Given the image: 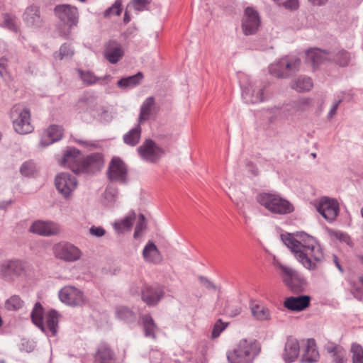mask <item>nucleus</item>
Instances as JSON below:
<instances>
[{"label":"nucleus","instance_id":"1","mask_svg":"<svg viewBox=\"0 0 363 363\" xmlns=\"http://www.w3.org/2000/svg\"><path fill=\"white\" fill-rule=\"evenodd\" d=\"M284 244L294 253L297 260L307 269L315 271L325 260L323 249L319 242L304 232L281 234Z\"/></svg>","mask_w":363,"mask_h":363},{"label":"nucleus","instance_id":"2","mask_svg":"<svg viewBox=\"0 0 363 363\" xmlns=\"http://www.w3.org/2000/svg\"><path fill=\"white\" fill-rule=\"evenodd\" d=\"M260 352L256 340H241L236 347L227 352L229 363H252Z\"/></svg>","mask_w":363,"mask_h":363},{"label":"nucleus","instance_id":"3","mask_svg":"<svg viewBox=\"0 0 363 363\" xmlns=\"http://www.w3.org/2000/svg\"><path fill=\"white\" fill-rule=\"evenodd\" d=\"M257 201L272 213L282 215L294 211L293 205L278 194L261 193L257 196Z\"/></svg>","mask_w":363,"mask_h":363},{"label":"nucleus","instance_id":"4","mask_svg":"<svg viewBox=\"0 0 363 363\" xmlns=\"http://www.w3.org/2000/svg\"><path fill=\"white\" fill-rule=\"evenodd\" d=\"M10 118L16 133L28 134L33 130V126L30 123V109L24 104L14 105L11 109Z\"/></svg>","mask_w":363,"mask_h":363},{"label":"nucleus","instance_id":"5","mask_svg":"<svg viewBox=\"0 0 363 363\" xmlns=\"http://www.w3.org/2000/svg\"><path fill=\"white\" fill-rule=\"evenodd\" d=\"M278 267L281 270L283 282L290 291L299 294L305 290L307 281L302 274L296 269L282 264H278Z\"/></svg>","mask_w":363,"mask_h":363},{"label":"nucleus","instance_id":"6","mask_svg":"<svg viewBox=\"0 0 363 363\" xmlns=\"http://www.w3.org/2000/svg\"><path fill=\"white\" fill-rule=\"evenodd\" d=\"M301 60L288 56L280 58L269 67L270 74L277 78H287L298 70Z\"/></svg>","mask_w":363,"mask_h":363},{"label":"nucleus","instance_id":"7","mask_svg":"<svg viewBox=\"0 0 363 363\" xmlns=\"http://www.w3.org/2000/svg\"><path fill=\"white\" fill-rule=\"evenodd\" d=\"M54 256L66 262H74L81 259L82 250L74 244L68 242H61L53 246Z\"/></svg>","mask_w":363,"mask_h":363},{"label":"nucleus","instance_id":"8","mask_svg":"<svg viewBox=\"0 0 363 363\" xmlns=\"http://www.w3.org/2000/svg\"><path fill=\"white\" fill-rule=\"evenodd\" d=\"M24 272L25 264L20 259H7L0 264V277L6 281L12 282Z\"/></svg>","mask_w":363,"mask_h":363},{"label":"nucleus","instance_id":"9","mask_svg":"<svg viewBox=\"0 0 363 363\" xmlns=\"http://www.w3.org/2000/svg\"><path fill=\"white\" fill-rule=\"evenodd\" d=\"M140 157L152 163L157 162L164 154V150L151 139L145 140L137 149Z\"/></svg>","mask_w":363,"mask_h":363},{"label":"nucleus","instance_id":"10","mask_svg":"<svg viewBox=\"0 0 363 363\" xmlns=\"http://www.w3.org/2000/svg\"><path fill=\"white\" fill-rule=\"evenodd\" d=\"M128 169L119 157H113L107 169V177L111 182L124 184L127 181Z\"/></svg>","mask_w":363,"mask_h":363},{"label":"nucleus","instance_id":"11","mask_svg":"<svg viewBox=\"0 0 363 363\" xmlns=\"http://www.w3.org/2000/svg\"><path fill=\"white\" fill-rule=\"evenodd\" d=\"M55 13L58 18L67 24L69 28L77 26L79 22V11L76 6L62 4L55 6Z\"/></svg>","mask_w":363,"mask_h":363},{"label":"nucleus","instance_id":"12","mask_svg":"<svg viewBox=\"0 0 363 363\" xmlns=\"http://www.w3.org/2000/svg\"><path fill=\"white\" fill-rule=\"evenodd\" d=\"M83 157L79 150L76 147H69L65 151L61 164L70 169L74 173L79 174Z\"/></svg>","mask_w":363,"mask_h":363},{"label":"nucleus","instance_id":"13","mask_svg":"<svg viewBox=\"0 0 363 363\" xmlns=\"http://www.w3.org/2000/svg\"><path fill=\"white\" fill-rule=\"evenodd\" d=\"M104 166V157L101 152L91 153L83 157L80 174H95L101 170Z\"/></svg>","mask_w":363,"mask_h":363},{"label":"nucleus","instance_id":"14","mask_svg":"<svg viewBox=\"0 0 363 363\" xmlns=\"http://www.w3.org/2000/svg\"><path fill=\"white\" fill-rule=\"evenodd\" d=\"M60 301L69 306H81L84 303V293L72 286H66L59 291Z\"/></svg>","mask_w":363,"mask_h":363},{"label":"nucleus","instance_id":"15","mask_svg":"<svg viewBox=\"0 0 363 363\" xmlns=\"http://www.w3.org/2000/svg\"><path fill=\"white\" fill-rule=\"evenodd\" d=\"M316 208L322 216L329 222L336 218L340 211L337 201L328 197L321 198Z\"/></svg>","mask_w":363,"mask_h":363},{"label":"nucleus","instance_id":"16","mask_svg":"<svg viewBox=\"0 0 363 363\" xmlns=\"http://www.w3.org/2000/svg\"><path fill=\"white\" fill-rule=\"evenodd\" d=\"M260 23L259 16L256 10L252 7H247L245 10V16L242 22V29L245 35L256 33Z\"/></svg>","mask_w":363,"mask_h":363},{"label":"nucleus","instance_id":"17","mask_svg":"<svg viewBox=\"0 0 363 363\" xmlns=\"http://www.w3.org/2000/svg\"><path fill=\"white\" fill-rule=\"evenodd\" d=\"M55 184L57 189L65 197H67L76 189L77 181L74 176L69 173L62 172L57 175Z\"/></svg>","mask_w":363,"mask_h":363},{"label":"nucleus","instance_id":"18","mask_svg":"<svg viewBox=\"0 0 363 363\" xmlns=\"http://www.w3.org/2000/svg\"><path fill=\"white\" fill-rule=\"evenodd\" d=\"M29 231L42 236H52L59 233L60 228L54 222L38 220L32 223Z\"/></svg>","mask_w":363,"mask_h":363},{"label":"nucleus","instance_id":"19","mask_svg":"<svg viewBox=\"0 0 363 363\" xmlns=\"http://www.w3.org/2000/svg\"><path fill=\"white\" fill-rule=\"evenodd\" d=\"M300 352V344L298 340L293 337L289 336L285 342L282 358L286 363L294 362L298 357Z\"/></svg>","mask_w":363,"mask_h":363},{"label":"nucleus","instance_id":"20","mask_svg":"<svg viewBox=\"0 0 363 363\" xmlns=\"http://www.w3.org/2000/svg\"><path fill=\"white\" fill-rule=\"evenodd\" d=\"M164 290L160 286H145L142 289V300L149 306H155L164 296Z\"/></svg>","mask_w":363,"mask_h":363},{"label":"nucleus","instance_id":"21","mask_svg":"<svg viewBox=\"0 0 363 363\" xmlns=\"http://www.w3.org/2000/svg\"><path fill=\"white\" fill-rule=\"evenodd\" d=\"M62 135L63 129L61 126L57 125H51L42 133L40 145L43 147H45L61 140Z\"/></svg>","mask_w":363,"mask_h":363},{"label":"nucleus","instance_id":"22","mask_svg":"<svg viewBox=\"0 0 363 363\" xmlns=\"http://www.w3.org/2000/svg\"><path fill=\"white\" fill-rule=\"evenodd\" d=\"M123 55L124 51L118 41L110 40L105 45L104 56L110 63L116 64Z\"/></svg>","mask_w":363,"mask_h":363},{"label":"nucleus","instance_id":"23","mask_svg":"<svg viewBox=\"0 0 363 363\" xmlns=\"http://www.w3.org/2000/svg\"><path fill=\"white\" fill-rule=\"evenodd\" d=\"M23 19L28 26L32 28H40L43 23L40 16V8L34 5L26 9L23 14Z\"/></svg>","mask_w":363,"mask_h":363},{"label":"nucleus","instance_id":"24","mask_svg":"<svg viewBox=\"0 0 363 363\" xmlns=\"http://www.w3.org/2000/svg\"><path fill=\"white\" fill-rule=\"evenodd\" d=\"M311 297L308 295L290 296L285 299L284 306L292 311H301L310 305Z\"/></svg>","mask_w":363,"mask_h":363},{"label":"nucleus","instance_id":"25","mask_svg":"<svg viewBox=\"0 0 363 363\" xmlns=\"http://www.w3.org/2000/svg\"><path fill=\"white\" fill-rule=\"evenodd\" d=\"M331 59L330 52L318 48L309 50L306 54V62L313 68L317 67L324 61L330 60Z\"/></svg>","mask_w":363,"mask_h":363},{"label":"nucleus","instance_id":"26","mask_svg":"<svg viewBox=\"0 0 363 363\" xmlns=\"http://www.w3.org/2000/svg\"><path fill=\"white\" fill-rule=\"evenodd\" d=\"M158 111L152 96L148 97L142 104L138 117V123H142L155 116Z\"/></svg>","mask_w":363,"mask_h":363},{"label":"nucleus","instance_id":"27","mask_svg":"<svg viewBox=\"0 0 363 363\" xmlns=\"http://www.w3.org/2000/svg\"><path fill=\"white\" fill-rule=\"evenodd\" d=\"M94 363H115V354L106 342L99 345Z\"/></svg>","mask_w":363,"mask_h":363},{"label":"nucleus","instance_id":"28","mask_svg":"<svg viewBox=\"0 0 363 363\" xmlns=\"http://www.w3.org/2000/svg\"><path fill=\"white\" fill-rule=\"evenodd\" d=\"M318 359L319 352L317 350L315 342L313 339H308L301 362L302 363H315Z\"/></svg>","mask_w":363,"mask_h":363},{"label":"nucleus","instance_id":"29","mask_svg":"<svg viewBox=\"0 0 363 363\" xmlns=\"http://www.w3.org/2000/svg\"><path fill=\"white\" fill-rule=\"evenodd\" d=\"M60 314L54 309H52L46 314L45 333L48 335L55 336L57 333Z\"/></svg>","mask_w":363,"mask_h":363},{"label":"nucleus","instance_id":"30","mask_svg":"<svg viewBox=\"0 0 363 363\" xmlns=\"http://www.w3.org/2000/svg\"><path fill=\"white\" fill-rule=\"evenodd\" d=\"M144 259L147 262L158 264L162 260V257L157 246L151 242H149L143 250Z\"/></svg>","mask_w":363,"mask_h":363},{"label":"nucleus","instance_id":"31","mask_svg":"<svg viewBox=\"0 0 363 363\" xmlns=\"http://www.w3.org/2000/svg\"><path fill=\"white\" fill-rule=\"evenodd\" d=\"M44 309L40 303L37 302L31 312L30 317L33 323L43 332H45V326L43 321Z\"/></svg>","mask_w":363,"mask_h":363},{"label":"nucleus","instance_id":"32","mask_svg":"<svg viewBox=\"0 0 363 363\" xmlns=\"http://www.w3.org/2000/svg\"><path fill=\"white\" fill-rule=\"evenodd\" d=\"M141 137V127L140 123L130 130L127 133L123 135V142L132 147L135 146L140 142Z\"/></svg>","mask_w":363,"mask_h":363},{"label":"nucleus","instance_id":"33","mask_svg":"<svg viewBox=\"0 0 363 363\" xmlns=\"http://www.w3.org/2000/svg\"><path fill=\"white\" fill-rule=\"evenodd\" d=\"M143 74L139 72L136 74L121 78L118 81V86L121 89H131L140 84Z\"/></svg>","mask_w":363,"mask_h":363},{"label":"nucleus","instance_id":"34","mask_svg":"<svg viewBox=\"0 0 363 363\" xmlns=\"http://www.w3.org/2000/svg\"><path fill=\"white\" fill-rule=\"evenodd\" d=\"M136 218L135 213L133 211L128 213L123 219L114 223V228L118 233H123L125 230H130L133 222Z\"/></svg>","mask_w":363,"mask_h":363},{"label":"nucleus","instance_id":"35","mask_svg":"<svg viewBox=\"0 0 363 363\" xmlns=\"http://www.w3.org/2000/svg\"><path fill=\"white\" fill-rule=\"evenodd\" d=\"M142 324L145 332V335L147 337L155 339V330L157 325L155 323L152 318L149 314L143 315L141 317Z\"/></svg>","mask_w":363,"mask_h":363},{"label":"nucleus","instance_id":"36","mask_svg":"<svg viewBox=\"0 0 363 363\" xmlns=\"http://www.w3.org/2000/svg\"><path fill=\"white\" fill-rule=\"evenodd\" d=\"M251 312L252 315L258 320H267L270 318L269 310L262 305L252 303Z\"/></svg>","mask_w":363,"mask_h":363},{"label":"nucleus","instance_id":"37","mask_svg":"<svg viewBox=\"0 0 363 363\" xmlns=\"http://www.w3.org/2000/svg\"><path fill=\"white\" fill-rule=\"evenodd\" d=\"M313 83L311 77L306 76L298 77L291 84V88L298 91H311Z\"/></svg>","mask_w":363,"mask_h":363},{"label":"nucleus","instance_id":"38","mask_svg":"<svg viewBox=\"0 0 363 363\" xmlns=\"http://www.w3.org/2000/svg\"><path fill=\"white\" fill-rule=\"evenodd\" d=\"M77 72L80 79L86 85H91L94 84H102L105 79L97 77L90 71H83L80 69H77Z\"/></svg>","mask_w":363,"mask_h":363},{"label":"nucleus","instance_id":"39","mask_svg":"<svg viewBox=\"0 0 363 363\" xmlns=\"http://www.w3.org/2000/svg\"><path fill=\"white\" fill-rule=\"evenodd\" d=\"M3 22L1 26L14 33H18V27L16 23V16L11 13H4L2 14Z\"/></svg>","mask_w":363,"mask_h":363},{"label":"nucleus","instance_id":"40","mask_svg":"<svg viewBox=\"0 0 363 363\" xmlns=\"http://www.w3.org/2000/svg\"><path fill=\"white\" fill-rule=\"evenodd\" d=\"M242 99L246 104H258L266 99L264 92H242Z\"/></svg>","mask_w":363,"mask_h":363},{"label":"nucleus","instance_id":"41","mask_svg":"<svg viewBox=\"0 0 363 363\" xmlns=\"http://www.w3.org/2000/svg\"><path fill=\"white\" fill-rule=\"evenodd\" d=\"M116 316L118 318L124 320L125 322L132 323L136 319L135 314L128 307L119 306L116 311Z\"/></svg>","mask_w":363,"mask_h":363},{"label":"nucleus","instance_id":"42","mask_svg":"<svg viewBox=\"0 0 363 363\" xmlns=\"http://www.w3.org/2000/svg\"><path fill=\"white\" fill-rule=\"evenodd\" d=\"M23 301L18 295H13L5 302V307L9 311H18L23 306Z\"/></svg>","mask_w":363,"mask_h":363},{"label":"nucleus","instance_id":"43","mask_svg":"<svg viewBox=\"0 0 363 363\" xmlns=\"http://www.w3.org/2000/svg\"><path fill=\"white\" fill-rule=\"evenodd\" d=\"M330 56L332 57L330 60L335 61L342 67L347 66L350 59L349 52L345 50L340 51L335 55L330 52Z\"/></svg>","mask_w":363,"mask_h":363},{"label":"nucleus","instance_id":"44","mask_svg":"<svg viewBox=\"0 0 363 363\" xmlns=\"http://www.w3.org/2000/svg\"><path fill=\"white\" fill-rule=\"evenodd\" d=\"M352 363H363V347L358 343H352L350 348Z\"/></svg>","mask_w":363,"mask_h":363},{"label":"nucleus","instance_id":"45","mask_svg":"<svg viewBox=\"0 0 363 363\" xmlns=\"http://www.w3.org/2000/svg\"><path fill=\"white\" fill-rule=\"evenodd\" d=\"M122 12V0H116L114 4L106 9L104 12V18H109L111 16H120Z\"/></svg>","mask_w":363,"mask_h":363},{"label":"nucleus","instance_id":"46","mask_svg":"<svg viewBox=\"0 0 363 363\" xmlns=\"http://www.w3.org/2000/svg\"><path fill=\"white\" fill-rule=\"evenodd\" d=\"M35 170V164L32 161H26L23 162L20 168L21 174L26 177L33 175Z\"/></svg>","mask_w":363,"mask_h":363},{"label":"nucleus","instance_id":"47","mask_svg":"<svg viewBox=\"0 0 363 363\" xmlns=\"http://www.w3.org/2000/svg\"><path fill=\"white\" fill-rule=\"evenodd\" d=\"M152 0H131V4L134 9L138 12L147 11L149 9V5Z\"/></svg>","mask_w":363,"mask_h":363},{"label":"nucleus","instance_id":"48","mask_svg":"<svg viewBox=\"0 0 363 363\" xmlns=\"http://www.w3.org/2000/svg\"><path fill=\"white\" fill-rule=\"evenodd\" d=\"M146 228L145 224V217L143 214L139 215L138 221L136 224L135 232H134V238H138L141 236V234L143 231V230Z\"/></svg>","mask_w":363,"mask_h":363},{"label":"nucleus","instance_id":"49","mask_svg":"<svg viewBox=\"0 0 363 363\" xmlns=\"http://www.w3.org/2000/svg\"><path fill=\"white\" fill-rule=\"evenodd\" d=\"M74 55V50L69 44H62L59 50L60 59L62 60L65 57H72Z\"/></svg>","mask_w":363,"mask_h":363},{"label":"nucleus","instance_id":"50","mask_svg":"<svg viewBox=\"0 0 363 363\" xmlns=\"http://www.w3.org/2000/svg\"><path fill=\"white\" fill-rule=\"evenodd\" d=\"M227 327V324L222 322L220 319H219L213 325L212 333H211V337L213 338L218 337L220 334Z\"/></svg>","mask_w":363,"mask_h":363},{"label":"nucleus","instance_id":"51","mask_svg":"<svg viewBox=\"0 0 363 363\" xmlns=\"http://www.w3.org/2000/svg\"><path fill=\"white\" fill-rule=\"evenodd\" d=\"M331 357L334 363H345L346 360V352L342 348L340 350L334 353Z\"/></svg>","mask_w":363,"mask_h":363},{"label":"nucleus","instance_id":"52","mask_svg":"<svg viewBox=\"0 0 363 363\" xmlns=\"http://www.w3.org/2000/svg\"><path fill=\"white\" fill-rule=\"evenodd\" d=\"M89 233L92 236L100 238L105 235L106 230L101 226H91L89 228Z\"/></svg>","mask_w":363,"mask_h":363},{"label":"nucleus","instance_id":"53","mask_svg":"<svg viewBox=\"0 0 363 363\" xmlns=\"http://www.w3.org/2000/svg\"><path fill=\"white\" fill-rule=\"evenodd\" d=\"M199 279L206 289L213 291L216 290V286L207 278L201 276Z\"/></svg>","mask_w":363,"mask_h":363},{"label":"nucleus","instance_id":"54","mask_svg":"<svg viewBox=\"0 0 363 363\" xmlns=\"http://www.w3.org/2000/svg\"><path fill=\"white\" fill-rule=\"evenodd\" d=\"M341 101L342 100L339 99L333 104L328 115V118L329 119L332 118L335 115L338 106L341 103Z\"/></svg>","mask_w":363,"mask_h":363},{"label":"nucleus","instance_id":"55","mask_svg":"<svg viewBox=\"0 0 363 363\" xmlns=\"http://www.w3.org/2000/svg\"><path fill=\"white\" fill-rule=\"evenodd\" d=\"M284 6L290 9H296L298 8V1L297 0H288L285 2Z\"/></svg>","mask_w":363,"mask_h":363},{"label":"nucleus","instance_id":"56","mask_svg":"<svg viewBox=\"0 0 363 363\" xmlns=\"http://www.w3.org/2000/svg\"><path fill=\"white\" fill-rule=\"evenodd\" d=\"M246 166H247V170L250 172H251L252 174L257 175L258 174V169H257V167L252 162H247Z\"/></svg>","mask_w":363,"mask_h":363},{"label":"nucleus","instance_id":"57","mask_svg":"<svg viewBox=\"0 0 363 363\" xmlns=\"http://www.w3.org/2000/svg\"><path fill=\"white\" fill-rule=\"evenodd\" d=\"M342 347L337 346V345H331L328 346L326 347V350L328 353L331 354V356L333 355L334 353L340 350Z\"/></svg>","mask_w":363,"mask_h":363},{"label":"nucleus","instance_id":"58","mask_svg":"<svg viewBox=\"0 0 363 363\" xmlns=\"http://www.w3.org/2000/svg\"><path fill=\"white\" fill-rule=\"evenodd\" d=\"M313 5L321 6L325 5L328 0H308Z\"/></svg>","mask_w":363,"mask_h":363},{"label":"nucleus","instance_id":"59","mask_svg":"<svg viewBox=\"0 0 363 363\" xmlns=\"http://www.w3.org/2000/svg\"><path fill=\"white\" fill-rule=\"evenodd\" d=\"M6 72V64L4 63V62L1 60L0 61V75L1 77H4L5 74Z\"/></svg>","mask_w":363,"mask_h":363},{"label":"nucleus","instance_id":"60","mask_svg":"<svg viewBox=\"0 0 363 363\" xmlns=\"http://www.w3.org/2000/svg\"><path fill=\"white\" fill-rule=\"evenodd\" d=\"M333 262L337 267V268L342 273L344 272L343 268L340 265L338 258L335 255H333Z\"/></svg>","mask_w":363,"mask_h":363},{"label":"nucleus","instance_id":"61","mask_svg":"<svg viewBox=\"0 0 363 363\" xmlns=\"http://www.w3.org/2000/svg\"><path fill=\"white\" fill-rule=\"evenodd\" d=\"M123 21L125 23H128L130 21V18L127 11H125L124 13Z\"/></svg>","mask_w":363,"mask_h":363},{"label":"nucleus","instance_id":"62","mask_svg":"<svg viewBox=\"0 0 363 363\" xmlns=\"http://www.w3.org/2000/svg\"><path fill=\"white\" fill-rule=\"evenodd\" d=\"M241 309L240 308H238L235 310V312L232 314L233 315H237L240 313Z\"/></svg>","mask_w":363,"mask_h":363},{"label":"nucleus","instance_id":"63","mask_svg":"<svg viewBox=\"0 0 363 363\" xmlns=\"http://www.w3.org/2000/svg\"><path fill=\"white\" fill-rule=\"evenodd\" d=\"M79 143H80V144H82L83 145H86V146L93 145L92 144H89L87 142H83V141H79Z\"/></svg>","mask_w":363,"mask_h":363},{"label":"nucleus","instance_id":"64","mask_svg":"<svg viewBox=\"0 0 363 363\" xmlns=\"http://www.w3.org/2000/svg\"><path fill=\"white\" fill-rule=\"evenodd\" d=\"M358 259L360 261V262L363 264V255H359Z\"/></svg>","mask_w":363,"mask_h":363}]
</instances>
